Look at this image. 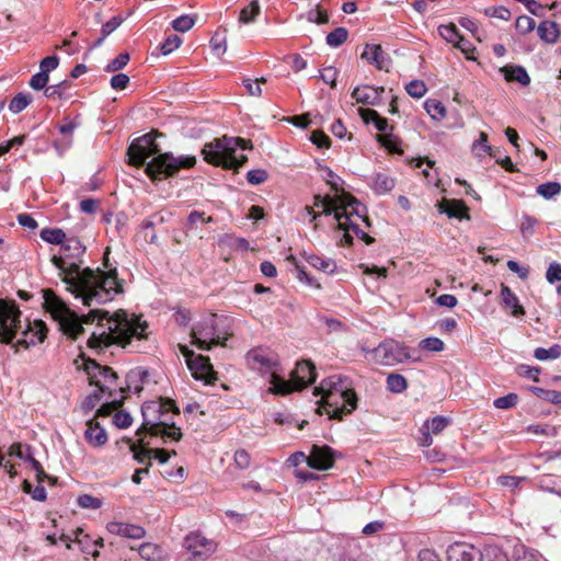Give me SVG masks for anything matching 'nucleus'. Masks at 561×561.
<instances>
[{
  "label": "nucleus",
  "instance_id": "obj_36",
  "mask_svg": "<svg viewBox=\"0 0 561 561\" xmlns=\"http://www.w3.org/2000/svg\"><path fill=\"white\" fill-rule=\"evenodd\" d=\"M387 388L392 393H401L408 388V381L402 375L391 373L387 377Z\"/></svg>",
  "mask_w": 561,
  "mask_h": 561
},
{
  "label": "nucleus",
  "instance_id": "obj_61",
  "mask_svg": "<svg viewBox=\"0 0 561 561\" xmlns=\"http://www.w3.org/2000/svg\"><path fill=\"white\" fill-rule=\"evenodd\" d=\"M484 13L488 16L501 19L504 21H508L511 19V11L503 5L486 8Z\"/></svg>",
  "mask_w": 561,
  "mask_h": 561
},
{
  "label": "nucleus",
  "instance_id": "obj_18",
  "mask_svg": "<svg viewBox=\"0 0 561 561\" xmlns=\"http://www.w3.org/2000/svg\"><path fill=\"white\" fill-rule=\"evenodd\" d=\"M385 92L383 87H373L364 84L356 87L352 92V98L364 105H378L381 102L382 93Z\"/></svg>",
  "mask_w": 561,
  "mask_h": 561
},
{
  "label": "nucleus",
  "instance_id": "obj_51",
  "mask_svg": "<svg viewBox=\"0 0 561 561\" xmlns=\"http://www.w3.org/2000/svg\"><path fill=\"white\" fill-rule=\"evenodd\" d=\"M77 503L82 508L98 510L102 506V501L99 497L90 494H82L77 499Z\"/></svg>",
  "mask_w": 561,
  "mask_h": 561
},
{
  "label": "nucleus",
  "instance_id": "obj_55",
  "mask_svg": "<svg viewBox=\"0 0 561 561\" xmlns=\"http://www.w3.org/2000/svg\"><path fill=\"white\" fill-rule=\"evenodd\" d=\"M210 46L217 56L224 55L227 50L226 35L216 33L210 39Z\"/></svg>",
  "mask_w": 561,
  "mask_h": 561
},
{
  "label": "nucleus",
  "instance_id": "obj_17",
  "mask_svg": "<svg viewBox=\"0 0 561 561\" xmlns=\"http://www.w3.org/2000/svg\"><path fill=\"white\" fill-rule=\"evenodd\" d=\"M183 546L194 557H206L215 551V543L199 533L188 534Z\"/></svg>",
  "mask_w": 561,
  "mask_h": 561
},
{
  "label": "nucleus",
  "instance_id": "obj_41",
  "mask_svg": "<svg viewBox=\"0 0 561 561\" xmlns=\"http://www.w3.org/2000/svg\"><path fill=\"white\" fill-rule=\"evenodd\" d=\"M78 126L79 123H77V121L68 118H65L64 123L58 126V130L62 135L66 146H70L72 144V134Z\"/></svg>",
  "mask_w": 561,
  "mask_h": 561
},
{
  "label": "nucleus",
  "instance_id": "obj_31",
  "mask_svg": "<svg viewBox=\"0 0 561 561\" xmlns=\"http://www.w3.org/2000/svg\"><path fill=\"white\" fill-rule=\"evenodd\" d=\"M39 236L45 242L58 244L61 245V248L68 239L65 231L59 228H45L41 231Z\"/></svg>",
  "mask_w": 561,
  "mask_h": 561
},
{
  "label": "nucleus",
  "instance_id": "obj_11",
  "mask_svg": "<svg viewBox=\"0 0 561 561\" xmlns=\"http://www.w3.org/2000/svg\"><path fill=\"white\" fill-rule=\"evenodd\" d=\"M374 357L385 366H393L412 358L409 347L392 339L381 342L374 350Z\"/></svg>",
  "mask_w": 561,
  "mask_h": 561
},
{
  "label": "nucleus",
  "instance_id": "obj_22",
  "mask_svg": "<svg viewBox=\"0 0 561 561\" xmlns=\"http://www.w3.org/2000/svg\"><path fill=\"white\" fill-rule=\"evenodd\" d=\"M106 529L113 535L131 539H141L146 534L145 529L140 526L119 522L108 523Z\"/></svg>",
  "mask_w": 561,
  "mask_h": 561
},
{
  "label": "nucleus",
  "instance_id": "obj_62",
  "mask_svg": "<svg viewBox=\"0 0 561 561\" xmlns=\"http://www.w3.org/2000/svg\"><path fill=\"white\" fill-rule=\"evenodd\" d=\"M546 278L548 283L554 284L556 282L561 280V264L558 262H552L549 264L547 272H546Z\"/></svg>",
  "mask_w": 561,
  "mask_h": 561
},
{
  "label": "nucleus",
  "instance_id": "obj_39",
  "mask_svg": "<svg viewBox=\"0 0 561 561\" xmlns=\"http://www.w3.org/2000/svg\"><path fill=\"white\" fill-rule=\"evenodd\" d=\"M142 438L139 439L138 444L133 443L130 445V451L134 455V459L139 463H147L150 458V454L152 453V449H147L144 446Z\"/></svg>",
  "mask_w": 561,
  "mask_h": 561
},
{
  "label": "nucleus",
  "instance_id": "obj_25",
  "mask_svg": "<svg viewBox=\"0 0 561 561\" xmlns=\"http://www.w3.org/2000/svg\"><path fill=\"white\" fill-rule=\"evenodd\" d=\"M359 116L366 123H373L378 131L387 133L388 130H392V127L389 126L388 121L381 117L377 111L371 108H359Z\"/></svg>",
  "mask_w": 561,
  "mask_h": 561
},
{
  "label": "nucleus",
  "instance_id": "obj_26",
  "mask_svg": "<svg viewBox=\"0 0 561 561\" xmlns=\"http://www.w3.org/2000/svg\"><path fill=\"white\" fill-rule=\"evenodd\" d=\"M501 72L507 81H516L524 87L530 83V77L522 66H504L501 68Z\"/></svg>",
  "mask_w": 561,
  "mask_h": 561
},
{
  "label": "nucleus",
  "instance_id": "obj_60",
  "mask_svg": "<svg viewBox=\"0 0 561 561\" xmlns=\"http://www.w3.org/2000/svg\"><path fill=\"white\" fill-rule=\"evenodd\" d=\"M307 20L316 24H327L329 22V14L327 11L316 8L307 13Z\"/></svg>",
  "mask_w": 561,
  "mask_h": 561
},
{
  "label": "nucleus",
  "instance_id": "obj_5",
  "mask_svg": "<svg viewBox=\"0 0 561 561\" xmlns=\"http://www.w3.org/2000/svg\"><path fill=\"white\" fill-rule=\"evenodd\" d=\"M159 409L160 405L156 401L144 403L141 408L144 421L136 434L148 433L151 436H160L163 439L179 442L182 438L181 428L176 427L170 419L156 417L154 415Z\"/></svg>",
  "mask_w": 561,
  "mask_h": 561
},
{
  "label": "nucleus",
  "instance_id": "obj_29",
  "mask_svg": "<svg viewBox=\"0 0 561 561\" xmlns=\"http://www.w3.org/2000/svg\"><path fill=\"white\" fill-rule=\"evenodd\" d=\"M538 36L541 41L554 44L557 43L560 32L558 24L553 21H543L537 27Z\"/></svg>",
  "mask_w": 561,
  "mask_h": 561
},
{
  "label": "nucleus",
  "instance_id": "obj_56",
  "mask_svg": "<svg viewBox=\"0 0 561 561\" xmlns=\"http://www.w3.org/2000/svg\"><path fill=\"white\" fill-rule=\"evenodd\" d=\"M182 44V39L178 35L169 36L160 46L161 54L167 56L174 51Z\"/></svg>",
  "mask_w": 561,
  "mask_h": 561
},
{
  "label": "nucleus",
  "instance_id": "obj_3",
  "mask_svg": "<svg viewBox=\"0 0 561 561\" xmlns=\"http://www.w3.org/2000/svg\"><path fill=\"white\" fill-rule=\"evenodd\" d=\"M158 131H150L131 141L127 148L128 163L140 168L146 164V174L152 181L173 176L181 169H191L196 164L195 156L175 157L171 152L161 153L156 138Z\"/></svg>",
  "mask_w": 561,
  "mask_h": 561
},
{
  "label": "nucleus",
  "instance_id": "obj_6",
  "mask_svg": "<svg viewBox=\"0 0 561 561\" xmlns=\"http://www.w3.org/2000/svg\"><path fill=\"white\" fill-rule=\"evenodd\" d=\"M316 380V367L310 360L297 363L290 374V381L279 378L276 374L271 376V392L275 394H288L293 390H301Z\"/></svg>",
  "mask_w": 561,
  "mask_h": 561
},
{
  "label": "nucleus",
  "instance_id": "obj_40",
  "mask_svg": "<svg viewBox=\"0 0 561 561\" xmlns=\"http://www.w3.org/2000/svg\"><path fill=\"white\" fill-rule=\"evenodd\" d=\"M348 32L345 27H337L327 35V44L330 47H339L346 42Z\"/></svg>",
  "mask_w": 561,
  "mask_h": 561
},
{
  "label": "nucleus",
  "instance_id": "obj_15",
  "mask_svg": "<svg viewBox=\"0 0 561 561\" xmlns=\"http://www.w3.org/2000/svg\"><path fill=\"white\" fill-rule=\"evenodd\" d=\"M447 561H483V553L466 542H455L447 548Z\"/></svg>",
  "mask_w": 561,
  "mask_h": 561
},
{
  "label": "nucleus",
  "instance_id": "obj_1",
  "mask_svg": "<svg viewBox=\"0 0 561 561\" xmlns=\"http://www.w3.org/2000/svg\"><path fill=\"white\" fill-rule=\"evenodd\" d=\"M43 306L51 318L58 323L59 330L68 337L76 340L83 333V323L98 322L99 331L91 334L88 345L91 348H101L118 344L125 347L131 339L144 340L148 328L146 321L129 316L125 310H117L112 316L106 310L92 309L88 314L79 317L69 306L59 298L54 290H43Z\"/></svg>",
  "mask_w": 561,
  "mask_h": 561
},
{
  "label": "nucleus",
  "instance_id": "obj_16",
  "mask_svg": "<svg viewBox=\"0 0 561 561\" xmlns=\"http://www.w3.org/2000/svg\"><path fill=\"white\" fill-rule=\"evenodd\" d=\"M307 463L312 469L328 470L334 465V453L329 446L313 445Z\"/></svg>",
  "mask_w": 561,
  "mask_h": 561
},
{
  "label": "nucleus",
  "instance_id": "obj_28",
  "mask_svg": "<svg viewBox=\"0 0 561 561\" xmlns=\"http://www.w3.org/2000/svg\"><path fill=\"white\" fill-rule=\"evenodd\" d=\"M396 181L388 173H377L370 184L374 192L378 195H383L393 190Z\"/></svg>",
  "mask_w": 561,
  "mask_h": 561
},
{
  "label": "nucleus",
  "instance_id": "obj_42",
  "mask_svg": "<svg viewBox=\"0 0 561 561\" xmlns=\"http://www.w3.org/2000/svg\"><path fill=\"white\" fill-rule=\"evenodd\" d=\"M561 192V184L558 182H547L537 187V193L546 199H550Z\"/></svg>",
  "mask_w": 561,
  "mask_h": 561
},
{
  "label": "nucleus",
  "instance_id": "obj_53",
  "mask_svg": "<svg viewBox=\"0 0 561 561\" xmlns=\"http://www.w3.org/2000/svg\"><path fill=\"white\" fill-rule=\"evenodd\" d=\"M444 342L438 337H426L423 339L419 344L421 350L427 352H440L444 350Z\"/></svg>",
  "mask_w": 561,
  "mask_h": 561
},
{
  "label": "nucleus",
  "instance_id": "obj_24",
  "mask_svg": "<svg viewBox=\"0 0 561 561\" xmlns=\"http://www.w3.org/2000/svg\"><path fill=\"white\" fill-rule=\"evenodd\" d=\"M87 442L93 447H101L107 442V434L98 422L90 420L87 422V430L84 432Z\"/></svg>",
  "mask_w": 561,
  "mask_h": 561
},
{
  "label": "nucleus",
  "instance_id": "obj_52",
  "mask_svg": "<svg viewBox=\"0 0 561 561\" xmlns=\"http://www.w3.org/2000/svg\"><path fill=\"white\" fill-rule=\"evenodd\" d=\"M129 61V54L122 53L114 59H112L105 67L106 72H114L123 69Z\"/></svg>",
  "mask_w": 561,
  "mask_h": 561
},
{
  "label": "nucleus",
  "instance_id": "obj_44",
  "mask_svg": "<svg viewBox=\"0 0 561 561\" xmlns=\"http://www.w3.org/2000/svg\"><path fill=\"white\" fill-rule=\"evenodd\" d=\"M439 35L448 43L456 44L458 39H460V34L455 24L450 23L447 25H440L438 27Z\"/></svg>",
  "mask_w": 561,
  "mask_h": 561
},
{
  "label": "nucleus",
  "instance_id": "obj_4",
  "mask_svg": "<svg viewBox=\"0 0 561 561\" xmlns=\"http://www.w3.org/2000/svg\"><path fill=\"white\" fill-rule=\"evenodd\" d=\"M238 148L242 150L251 149L252 142L240 137L224 136L205 144L202 154L207 163L228 170H237L248 161L247 156L236 154Z\"/></svg>",
  "mask_w": 561,
  "mask_h": 561
},
{
  "label": "nucleus",
  "instance_id": "obj_12",
  "mask_svg": "<svg viewBox=\"0 0 561 561\" xmlns=\"http://www.w3.org/2000/svg\"><path fill=\"white\" fill-rule=\"evenodd\" d=\"M84 370L95 385L100 392L108 391L112 394L111 385L117 379V374L108 366H102L94 359H88L84 363Z\"/></svg>",
  "mask_w": 561,
  "mask_h": 561
},
{
  "label": "nucleus",
  "instance_id": "obj_8",
  "mask_svg": "<svg viewBox=\"0 0 561 561\" xmlns=\"http://www.w3.org/2000/svg\"><path fill=\"white\" fill-rule=\"evenodd\" d=\"M320 408L318 413L322 414L321 409L323 408L329 414L330 419L342 420L343 415L351 414L357 408V396L355 391L344 392H332L322 394L320 401Z\"/></svg>",
  "mask_w": 561,
  "mask_h": 561
},
{
  "label": "nucleus",
  "instance_id": "obj_49",
  "mask_svg": "<svg viewBox=\"0 0 561 561\" xmlns=\"http://www.w3.org/2000/svg\"><path fill=\"white\" fill-rule=\"evenodd\" d=\"M195 21H196V19L194 16L188 15V14H183V15L176 18L175 20H173L172 27L178 32L184 33V32L190 31L194 26Z\"/></svg>",
  "mask_w": 561,
  "mask_h": 561
},
{
  "label": "nucleus",
  "instance_id": "obj_46",
  "mask_svg": "<svg viewBox=\"0 0 561 561\" xmlns=\"http://www.w3.org/2000/svg\"><path fill=\"white\" fill-rule=\"evenodd\" d=\"M449 424V419L445 416H435L430 421H426L424 427L435 435L442 433Z\"/></svg>",
  "mask_w": 561,
  "mask_h": 561
},
{
  "label": "nucleus",
  "instance_id": "obj_48",
  "mask_svg": "<svg viewBox=\"0 0 561 561\" xmlns=\"http://www.w3.org/2000/svg\"><path fill=\"white\" fill-rule=\"evenodd\" d=\"M405 91L410 96L421 99L427 92V88L422 80H412L405 85Z\"/></svg>",
  "mask_w": 561,
  "mask_h": 561
},
{
  "label": "nucleus",
  "instance_id": "obj_21",
  "mask_svg": "<svg viewBox=\"0 0 561 561\" xmlns=\"http://www.w3.org/2000/svg\"><path fill=\"white\" fill-rule=\"evenodd\" d=\"M187 366L196 379L210 382V377L214 374L210 365L209 357L204 355H195L194 358L188 360Z\"/></svg>",
  "mask_w": 561,
  "mask_h": 561
},
{
  "label": "nucleus",
  "instance_id": "obj_9",
  "mask_svg": "<svg viewBox=\"0 0 561 561\" xmlns=\"http://www.w3.org/2000/svg\"><path fill=\"white\" fill-rule=\"evenodd\" d=\"M21 311L14 301L0 299V341L10 344L16 337L21 325Z\"/></svg>",
  "mask_w": 561,
  "mask_h": 561
},
{
  "label": "nucleus",
  "instance_id": "obj_59",
  "mask_svg": "<svg viewBox=\"0 0 561 561\" xmlns=\"http://www.w3.org/2000/svg\"><path fill=\"white\" fill-rule=\"evenodd\" d=\"M268 178L266 170L254 169L247 173V181L252 185H260L264 183Z\"/></svg>",
  "mask_w": 561,
  "mask_h": 561
},
{
  "label": "nucleus",
  "instance_id": "obj_7",
  "mask_svg": "<svg viewBox=\"0 0 561 561\" xmlns=\"http://www.w3.org/2000/svg\"><path fill=\"white\" fill-rule=\"evenodd\" d=\"M191 343L203 351H209L213 346L225 345L228 335H221L217 328V316L209 313L201 318L191 331Z\"/></svg>",
  "mask_w": 561,
  "mask_h": 561
},
{
  "label": "nucleus",
  "instance_id": "obj_20",
  "mask_svg": "<svg viewBox=\"0 0 561 561\" xmlns=\"http://www.w3.org/2000/svg\"><path fill=\"white\" fill-rule=\"evenodd\" d=\"M360 57L377 69L389 71L391 60L380 45L367 44Z\"/></svg>",
  "mask_w": 561,
  "mask_h": 561
},
{
  "label": "nucleus",
  "instance_id": "obj_58",
  "mask_svg": "<svg viewBox=\"0 0 561 561\" xmlns=\"http://www.w3.org/2000/svg\"><path fill=\"white\" fill-rule=\"evenodd\" d=\"M515 27L520 34H528L535 28V21L529 16L522 15L517 18Z\"/></svg>",
  "mask_w": 561,
  "mask_h": 561
},
{
  "label": "nucleus",
  "instance_id": "obj_2",
  "mask_svg": "<svg viewBox=\"0 0 561 561\" xmlns=\"http://www.w3.org/2000/svg\"><path fill=\"white\" fill-rule=\"evenodd\" d=\"M60 250L61 254L53 255L50 261L60 271L67 290L80 298L84 306L105 304L123 291L116 268L108 272L99 267L81 268L87 248L78 238H68Z\"/></svg>",
  "mask_w": 561,
  "mask_h": 561
},
{
  "label": "nucleus",
  "instance_id": "obj_30",
  "mask_svg": "<svg viewBox=\"0 0 561 561\" xmlns=\"http://www.w3.org/2000/svg\"><path fill=\"white\" fill-rule=\"evenodd\" d=\"M147 376V371L141 368L130 370L126 376V388L121 387L119 391L125 392L126 390H128L137 393L140 392L142 390V386L139 385V382L141 383Z\"/></svg>",
  "mask_w": 561,
  "mask_h": 561
},
{
  "label": "nucleus",
  "instance_id": "obj_19",
  "mask_svg": "<svg viewBox=\"0 0 561 561\" xmlns=\"http://www.w3.org/2000/svg\"><path fill=\"white\" fill-rule=\"evenodd\" d=\"M354 391L351 387L350 379L345 376L333 375L322 380L321 385L314 389L316 394H327L332 392Z\"/></svg>",
  "mask_w": 561,
  "mask_h": 561
},
{
  "label": "nucleus",
  "instance_id": "obj_64",
  "mask_svg": "<svg viewBox=\"0 0 561 561\" xmlns=\"http://www.w3.org/2000/svg\"><path fill=\"white\" fill-rule=\"evenodd\" d=\"M485 556L488 561H510L507 554L499 547H488Z\"/></svg>",
  "mask_w": 561,
  "mask_h": 561
},
{
  "label": "nucleus",
  "instance_id": "obj_54",
  "mask_svg": "<svg viewBox=\"0 0 561 561\" xmlns=\"http://www.w3.org/2000/svg\"><path fill=\"white\" fill-rule=\"evenodd\" d=\"M69 87L67 81L59 82L57 84L49 85L45 88L44 95L48 99H60L66 89Z\"/></svg>",
  "mask_w": 561,
  "mask_h": 561
},
{
  "label": "nucleus",
  "instance_id": "obj_50",
  "mask_svg": "<svg viewBox=\"0 0 561 561\" xmlns=\"http://www.w3.org/2000/svg\"><path fill=\"white\" fill-rule=\"evenodd\" d=\"M518 402V396L516 393H508L494 400L493 405L496 409L507 410L515 407Z\"/></svg>",
  "mask_w": 561,
  "mask_h": 561
},
{
  "label": "nucleus",
  "instance_id": "obj_57",
  "mask_svg": "<svg viewBox=\"0 0 561 561\" xmlns=\"http://www.w3.org/2000/svg\"><path fill=\"white\" fill-rule=\"evenodd\" d=\"M538 220L529 215H524L520 222V232L525 238L533 236Z\"/></svg>",
  "mask_w": 561,
  "mask_h": 561
},
{
  "label": "nucleus",
  "instance_id": "obj_33",
  "mask_svg": "<svg viewBox=\"0 0 561 561\" xmlns=\"http://www.w3.org/2000/svg\"><path fill=\"white\" fill-rule=\"evenodd\" d=\"M306 260L311 266L325 273H333L336 268L335 262L331 259H322L316 254H310Z\"/></svg>",
  "mask_w": 561,
  "mask_h": 561
},
{
  "label": "nucleus",
  "instance_id": "obj_27",
  "mask_svg": "<svg viewBox=\"0 0 561 561\" xmlns=\"http://www.w3.org/2000/svg\"><path fill=\"white\" fill-rule=\"evenodd\" d=\"M501 297H502L505 308L511 309L512 314L514 317L525 314V310H524L523 306L519 305L517 296L511 290L510 287H507L504 284H502Z\"/></svg>",
  "mask_w": 561,
  "mask_h": 561
},
{
  "label": "nucleus",
  "instance_id": "obj_47",
  "mask_svg": "<svg viewBox=\"0 0 561 561\" xmlns=\"http://www.w3.org/2000/svg\"><path fill=\"white\" fill-rule=\"evenodd\" d=\"M157 404L160 405V409L158 410V412L156 413V417H160V419H169V413L172 412L174 414H178L180 413L178 407L175 405L174 401L171 400V399H164L160 402H156ZM170 420H172V417H170Z\"/></svg>",
  "mask_w": 561,
  "mask_h": 561
},
{
  "label": "nucleus",
  "instance_id": "obj_13",
  "mask_svg": "<svg viewBox=\"0 0 561 561\" xmlns=\"http://www.w3.org/2000/svg\"><path fill=\"white\" fill-rule=\"evenodd\" d=\"M247 360L251 369L260 373L272 371V375L278 366V356L268 348L257 347L249 351Z\"/></svg>",
  "mask_w": 561,
  "mask_h": 561
},
{
  "label": "nucleus",
  "instance_id": "obj_63",
  "mask_svg": "<svg viewBox=\"0 0 561 561\" xmlns=\"http://www.w3.org/2000/svg\"><path fill=\"white\" fill-rule=\"evenodd\" d=\"M48 80H49V76L47 73H43V72H38V73H35L34 76H32L31 80H30V87L33 89V90H43L46 87V84L48 83Z\"/></svg>",
  "mask_w": 561,
  "mask_h": 561
},
{
  "label": "nucleus",
  "instance_id": "obj_35",
  "mask_svg": "<svg viewBox=\"0 0 561 561\" xmlns=\"http://www.w3.org/2000/svg\"><path fill=\"white\" fill-rule=\"evenodd\" d=\"M123 22V19L121 16H113L110 21L103 24L101 28V36L96 39V42L93 44V48L100 47L104 39L112 34Z\"/></svg>",
  "mask_w": 561,
  "mask_h": 561
},
{
  "label": "nucleus",
  "instance_id": "obj_43",
  "mask_svg": "<svg viewBox=\"0 0 561 561\" xmlns=\"http://www.w3.org/2000/svg\"><path fill=\"white\" fill-rule=\"evenodd\" d=\"M31 95L19 93L11 100L9 110L14 114L21 113L31 103Z\"/></svg>",
  "mask_w": 561,
  "mask_h": 561
},
{
  "label": "nucleus",
  "instance_id": "obj_37",
  "mask_svg": "<svg viewBox=\"0 0 561 561\" xmlns=\"http://www.w3.org/2000/svg\"><path fill=\"white\" fill-rule=\"evenodd\" d=\"M424 107L428 115L435 121H442L446 116V108L440 101L434 99L426 100Z\"/></svg>",
  "mask_w": 561,
  "mask_h": 561
},
{
  "label": "nucleus",
  "instance_id": "obj_10",
  "mask_svg": "<svg viewBox=\"0 0 561 561\" xmlns=\"http://www.w3.org/2000/svg\"><path fill=\"white\" fill-rule=\"evenodd\" d=\"M337 199L341 204L342 210H335L334 218L337 221V228L340 230H350L351 222H354L352 220L353 216L360 218L367 226H370L365 206H363L354 196L343 193L337 196Z\"/></svg>",
  "mask_w": 561,
  "mask_h": 561
},
{
  "label": "nucleus",
  "instance_id": "obj_32",
  "mask_svg": "<svg viewBox=\"0 0 561 561\" xmlns=\"http://www.w3.org/2000/svg\"><path fill=\"white\" fill-rule=\"evenodd\" d=\"M139 554L142 559L147 561H161L163 559L162 549L151 542L142 543L139 547Z\"/></svg>",
  "mask_w": 561,
  "mask_h": 561
},
{
  "label": "nucleus",
  "instance_id": "obj_34",
  "mask_svg": "<svg viewBox=\"0 0 561 561\" xmlns=\"http://www.w3.org/2000/svg\"><path fill=\"white\" fill-rule=\"evenodd\" d=\"M261 12L259 0H252L248 7H244L239 14V22L248 24L254 22Z\"/></svg>",
  "mask_w": 561,
  "mask_h": 561
},
{
  "label": "nucleus",
  "instance_id": "obj_23",
  "mask_svg": "<svg viewBox=\"0 0 561 561\" xmlns=\"http://www.w3.org/2000/svg\"><path fill=\"white\" fill-rule=\"evenodd\" d=\"M439 211L446 214L449 218L469 219L468 207L460 199H443L438 205Z\"/></svg>",
  "mask_w": 561,
  "mask_h": 561
},
{
  "label": "nucleus",
  "instance_id": "obj_14",
  "mask_svg": "<svg viewBox=\"0 0 561 561\" xmlns=\"http://www.w3.org/2000/svg\"><path fill=\"white\" fill-rule=\"evenodd\" d=\"M47 328L42 320H35L33 323L27 322L24 330L21 331V336L16 341L18 346L28 348L36 344L42 343L46 339Z\"/></svg>",
  "mask_w": 561,
  "mask_h": 561
},
{
  "label": "nucleus",
  "instance_id": "obj_38",
  "mask_svg": "<svg viewBox=\"0 0 561 561\" xmlns=\"http://www.w3.org/2000/svg\"><path fill=\"white\" fill-rule=\"evenodd\" d=\"M534 356L538 360L557 359L561 357V345L554 344L549 348L538 347Z\"/></svg>",
  "mask_w": 561,
  "mask_h": 561
},
{
  "label": "nucleus",
  "instance_id": "obj_45",
  "mask_svg": "<svg viewBox=\"0 0 561 561\" xmlns=\"http://www.w3.org/2000/svg\"><path fill=\"white\" fill-rule=\"evenodd\" d=\"M265 82H266V79L263 77L260 79L245 78L242 80V84L247 89L248 94L251 96H256V98L262 95L261 84L265 83Z\"/></svg>",
  "mask_w": 561,
  "mask_h": 561
}]
</instances>
